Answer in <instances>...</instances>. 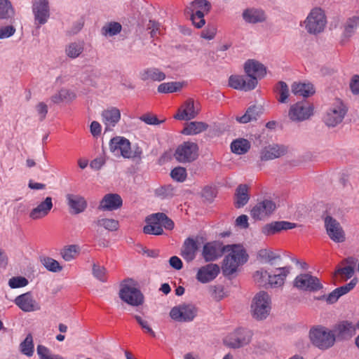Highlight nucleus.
Wrapping results in <instances>:
<instances>
[{"label":"nucleus","mask_w":359,"mask_h":359,"mask_svg":"<svg viewBox=\"0 0 359 359\" xmlns=\"http://www.w3.org/2000/svg\"><path fill=\"white\" fill-rule=\"evenodd\" d=\"M223 252H228L222 266L224 276H229L236 272L239 266L248 262V255L241 245H226L223 246Z\"/></svg>","instance_id":"obj_1"},{"label":"nucleus","mask_w":359,"mask_h":359,"mask_svg":"<svg viewBox=\"0 0 359 359\" xmlns=\"http://www.w3.org/2000/svg\"><path fill=\"white\" fill-rule=\"evenodd\" d=\"M251 314L257 320H264L270 314L271 299L268 292L260 291L253 297L251 303Z\"/></svg>","instance_id":"obj_2"},{"label":"nucleus","mask_w":359,"mask_h":359,"mask_svg":"<svg viewBox=\"0 0 359 359\" xmlns=\"http://www.w3.org/2000/svg\"><path fill=\"white\" fill-rule=\"evenodd\" d=\"M309 338L313 346L320 350H327L335 343L332 330L323 325H316L310 329Z\"/></svg>","instance_id":"obj_3"},{"label":"nucleus","mask_w":359,"mask_h":359,"mask_svg":"<svg viewBox=\"0 0 359 359\" xmlns=\"http://www.w3.org/2000/svg\"><path fill=\"white\" fill-rule=\"evenodd\" d=\"M118 294L122 301L133 306H140L144 302L143 294L135 286L131 279L124 280L121 284Z\"/></svg>","instance_id":"obj_4"},{"label":"nucleus","mask_w":359,"mask_h":359,"mask_svg":"<svg viewBox=\"0 0 359 359\" xmlns=\"http://www.w3.org/2000/svg\"><path fill=\"white\" fill-rule=\"evenodd\" d=\"M322 218L330 238L335 243L344 242L346 238L345 233L340 223L327 210L323 214Z\"/></svg>","instance_id":"obj_5"},{"label":"nucleus","mask_w":359,"mask_h":359,"mask_svg":"<svg viewBox=\"0 0 359 359\" xmlns=\"http://www.w3.org/2000/svg\"><path fill=\"white\" fill-rule=\"evenodd\" d=\"M346 112L347 108L345 104L337 99L326 111L323 121L328 127H335L342 122Z\"/></svg>","instance_id":"obj_6"},{"label":"nucleus","mask_w":359,"mask_h":359,"mask_svg":"<svg viewBox=\"0 0 359 359\" xmlns=\"http://www.w3.org/2000/svg\"><path fill=\"white\" fill-rule=\"evenodd\" d=\"M304 25L309 34H316L323 31L326 25L323 11L320 8L312 9L304 20Z\"/></svg>","instance_id":"obj_7"},{"label":"nucleus","mask_w":359,"mask_h":359,"mask_svg":"<svg viewBox=\"0 0 359 359\" xmlns=\"http://www.w3.org/2000/svg\"><path fill=\"white\" fill-rule=\"evenodd\" d=\"M252 332L250 330L239 327L228 334L224 339L226 346L232 348H239L248 345L252 339Z\"/></svg>","instance_id":"obj_8"},{"label":"nucleus","mask_w":359,"mask_h":359,"mask_svg":"<svg viewBox=\"0 0 359 359\" xmlns=\"http://www.w3.org/2000/svg\"><path fill=\"white\" fill-rule=\"evenodd\" d=\"M198 313V309L191 304H181L171 309L170 317L176 322H191Z\"/></svg>","instance_id":"obj_9"},{"label":"nucleus","mask_w":359,"mask_h":359,"mask_svg":"<svg viewBox=\"0 0 359 359\" xmlns=\"http://www.w3.org/2000/svg\"><path fill=\"white\" fill-rule=\"evenodd\" d=\"M332 331L335 341H344L351 339L356 333V327L353 322L344 320L334 325Z\"/></svg>","instance_id":"obj_10"},{"label":"nucleus","mask_w":359,"mask_h":359,"mask_svg":"<svg viewBox=\"0 0 359 359\" xmlns=\"http://www.w3.org/2000/svg\"><path fill=\"white\" fill-rule=\"evenodd\" d=\"M198 147L197 144L184 142L179 145L175 153V159L180 163H189L198 157Z\"/></svg>","instance_id":"obj_11"},{"label":"nucleus","mask_w":359,"mask_h":359,"mask_svg":"<svg viewBox=\"0 0 359 359\" xmlns=\"http://www.w3.org/2000/svg\"><path fill=\"white\" fill-rule=\"evenodd\" d=\"M313 114V107L304 102H299L290 106L288 116L292 121H304Z\"/></svg>","instance_id":"obj_12"},{"label":"nucleus","mask_w":359,"mask_h":359,"mask_svg":"<svg viewBox=\"0 0 359 359\" xmlns=\"http://www.w3.org/2000/svg\"><path fill=\"white\" fill-rule=\"evenodd\" d=\"M294 285L299 290L309 292L318 291L323 287L317 277L309 273L297 276L294 280Z\"/></svg>","instance_id":"obj_13"},{"label":"nucleus","mask_w":359,"mask_h":359,"mask_svg":"<svg viewBox=\"0 0 359 359\" xmlns=\"http://www.w3.org/2000/svg\"><path fill=\"white\" fill-rule=\"evenodd\" d=\"M32 13L37 28L45 25L50 18L48 0H36L32 4Z\"/></svg>","instance_id":"obj_14"},{"label":"nucleus","mask_w":359,"mask_h":359,"mask_svg":"<svg viewBox=\"0 0 359 359\" xmlns=\"http://www.w3.org/2000/svg\"><path fill=\"white\" fill-rule=\"evenodd\" d=\"M109 149L114 156H122L126 158H130V143L123 137H115L110 140Z\"/></svg>","instance_id":"obj_15"},{"label":"nucleus","mask_w":359,"mask_h":359,"mask_svg":"<svg viewBox=\"0 0 359 359\" xmlns=\"http://www.w3.org/2000/svg\"><path fill=\"white\" fill-rule=\"evenodd\" d=\"M229 85L233 89L250 91L255 89L257 81L255 79H248L246 75H231L229 79Z\"/></svg>","instance_id":"obj_16"},{"label":"nucleus","mask_w":359,"mask_h":359,"mask_svg":"<svg viewBox=\"0 0 359 359\" xmlns=\"http://www.w3.org/2000/svg\"><path fill=\"white\" fill-rule=\"evenodd\" d=\"M244 69L248 79H255L256 81L262 79L266 74V67L260 62L248 60L244 65Z\"/></svg>","instance_id":"obj_17"},{"label":"nucleus","mask_w":359,"mask_h":359,"mask_svg":"<svg viewBox=\"0 0 359 359\" xmlns=\"http://www.w3.org/2000/svg\"><path fill=\"white\" fill-rule=\"evenodd\" d=\"M14 303L24 312L35 311L40 309L30 292L16 297Z\"/></svg>","instance_id":"obj_18"},{"label":"nucleus","mask_w":359,"mask_h":359,"mask_svg":"<svg viewBox=\"0 0 359 359\" xmlns=\"http://www.w3.org/2000/svg\"><path fill=\"white\" fill-rule=\"evenodd\" d=\"M219 272V266L217 264L210 263L198 269L196 278L202 283H207L213 280Z\"/></svg>","instance_id":"obj_19"},{"label":"nucleus","mask_w":359,"mask_h":359,"mask_svg":"<svg viewBox=\"0 0 359 359\" xmlns=\"http://www.w3.org/2000/svg\"><path fill=\"white\" fill-rule=\"evenodd\" d=\"M65 197L72 214H80L87 208L88 203L83 196L79 194H67Z\"/></svg>","instance_id":"obj_20"},{"label":"nucleus","mask_w":359,"mask_h":359,"mask_svg":"<svg viewBox=\"0 0 359 359\" xmlns=\"http://www.w3.org/2000/svg\"><path fill=\"white\" fill-rule=\"evenodd\" d=\"M276 209V204L270 200H264L255 205L250 212L251 217L256 220H261L271 214Z\"/></svg>","instance_id":"obj_21"},{"label":"nucleus","mask_w":359,"mask_h":359,"mask_svg":"<svg viewBox=\"0 0 359 359\" xmlns=\"http://www.w3.org/2000/svg\"><path fill=\"white\" fill-rule=\"evenodd\" d=\"M123 200L117 194H107L101 200L98 209L102 211H112L122 206Z\"/></svg>","instance_id":"obj_22"},{"label":"nucleus","mask_w":359,"mask_h":359,"mask_svg":"<svg viewBox=\"0 0 359 359\" xmlns=\"http://www.w3.org/2000/svg\"><path fill=\"white\" fill-rule=\"evenodd\" d=\"M223 246L217 242L207 243L203 245L202 256L206 262H212L222 256Z\"/></svg>","instance_id":"obj_23"},{"label":"nucleus","mask_w":359,"mask_h":359,"mask_svg":"<svg viewBox=\"0 0 359 359\" xmlns=\"http://www.w3.org/2000/svg\"><path fill=\"white\" fill-rule=\"evenodd\" d=\"M242 17L245 22L250 24L264 22L266 20L265 11L262 8L254 7L245 9Z\"/></svg>","instance_id":"obj_24"},{"label":"nucleus","mask_w":359,"mask_h":359,"mask_svg":"<svg viewBox=\"0 0 359 359\" xmlns=\"http://www.w3.org/2000/svg\"><path fill=\"white\" fill-rule=\"evenodd\" d=\"M296 226L294 223L287 221H276L266 224L262 227V232L265 236H271L282 230L292 229Z\"/></svg>","instance_id":"obj_25"},{"label":"nucleus","mask_w":359,"mask_h":359,"mask_svg":"<svg viewBox=\"0 0 359 359\" xmlns=\"http://www.w3.org/2000/svg\"><path fill=\"white\" fill-rule=\"evenodd\" d=\"M52 208V198L49 196L46 197L43 201L32 210L29 213V217L32 219H41L48 215Z\"/></svg>","instance_id":"obj_26"},{"label":"nucleus","mask_w":359,"mask_h":359,"mask_svg":"<svg viewBox=\"0 0 359 359\" xmlns=\"http://www.w3.org/2000/svg\"><path fill=\"white\" fill-rule=\"evenodd\" d=\"M102 120L106 126V130H110L111 127L115 126V125L119 121L121 118V112L119 109L116 107H111L106 110H104L102 114Z\"/></svg>","instance_id":"obj_27"},{"label":"nucleus","mask_w":359,"mask_h":359,"mask_svg":"<svg viewBox=\"0 0 359 359\" xmlns=\"http://www.w3.org/2000/svg\"><path fill=\"white\" fill-rule=\"evenodd\" d=\"M290 269L288 266L276 269V271H279V273L270 275L268 287L276 288L283 286L286 277L290 273Z\"/></svg>","instance_id":"obj_28"},{"label":"nucleus","mask_w":359,"mask_h":359,"mask_svg":"<svg viewBox=\"0 0 359 359\" xmlns=\"http://www.w3.org/2000/svg\"><path fill=\"white\" fill-rule=\"evenodd\" d=\"M197 250L198 245L196 241L188 238L184 241L181 255L187 262H191L195 259Z\"/></svg>","instance_id":"obj_29"},{"label":"nucleus","mask_w":359,"mask_h":359,"mask_svg":"<svg viewBox=\"0 0 359 359\" xmlns=\"http://www.w3.org/2000/svg\"><path fill=\"white\" fill-rule=\"evenodd\" d=\"M183 109L180 110L175 116V118L179 120H191L194 118L198 114L195 110L194 102L191 99L187 100L182 106Z\"/></svg>","instance_id":"obj_30"},{"label":"nucleus","mask_w":359,"mask_h":359,"mask_svg":"<svg viewBox=\"0 0 359 359\" xmlns=\"http://www.w3.org/2000/svg\"><path fill=\"white\" fill-rule=\"evenodd\" d=\"M142 81H162L165 79V74L156 67H149L143 69L140 74Z\"/></svg>","instance_id":"obj_31"},{"label":"nucleus","mask_w":359,"mask_h":359,"mask_svg":"<svg viewBox=\"0 0 359 359\" xmlns=\"http://www.w3.org/2000/svg\"><path fill=\"white\" fill-rule=\"evenodd\" d=\"M292 93L296 95L308 97L315 93L313 85L311 83H293Z\"/></svg>","instance_id":"obj_32"},{"label":"nucleus","mask_w":359,"mask_h":359,"mask_svg":"<svg viewBox=\"0 0 359 359\" xmlns=\"http://www.w3.org/2000/svg\"><path fill=\"white\" fill-rule=\"evenodd\" d=\"M210 8L211 4L207 0H194L187 6L184 13H195L196 11H199L204 14L208 13Z\"/></svg>","instance_id":"obj_33"},{"label":"nucleus","mask_w":359,"mask_h":359,"mask_svg":"<svg viewBox=\"0 0 359 359\" xmlns=\"http://www.w3.org/2000/svg\"><path fill=\"white\" fill-rule=\"evenodd\" d=\"M285 149L279 145H273L265 147L261 153L262 161L273 160L284 154Z\"/></svg>","instance_id":"obj_34"},{"label":"nucleus","mask_w":359,"mask_h":359,"mask_svg":"<svg viewBox=\"0 0 359 359\" xmlns=\"http://www.w3.org/2000/svg\"><path fill=\"white\" fill-rule=\"evenodd\" d=\"M250 199L248 187L246 184H240L236 189L235 205L236 208H241L245 205Z\"/></svg>","instance_id":"obj_35"},{"label":"nucleus","mask_w":359,"mask_h":359,"mask_svg":"<svg viewBox=\"0 0 359 359\" xmlns=\"http://www.w3.org/2000/svg\"><path fill=\"white\" fill-rule=\"evenodd\" d=\"M208 125L201 121H191L187 123L182 131L185 135H194L205 131Z\"/></svg>","instance_id":"obj_36"},{"label":"nucleus","mask_w":359,"mask_h":359,"mask_svg":"<svg viewBox=\"0 0 359 359\" xmlns=\"http://www.w3.org/2000/svg\"><path fill=\"white\" fill-rule=\"evenodd\" d=\"M358 27L359 16L354 15L348 18L344 24L343 38L349 39L351 37Z\"/></svg>","instance_id":"obj_37"},{"label":"nucleus","mask_w":359,"mask_h":359,"mask_svg":"<svg viewBox=\"0 0 359 359\" xmlns=\"http://www.w3.org/2000/svg\"><path fill=\"white\" fill-rule=\"evenodd\" d=\"M261 109L257 106H250L245 113L241 116H237L236 121L241 123H247L250 121H256L260 116Z\"/></svg>","instance_id":"obj_38"},{"label":"nucleus","mask_w":359,"mask_h":359,"mask_svg":"<svg viewBox=\"0 0 359 359\" xmlns=\"http://www.w3.org/2000/svg\"><path fill=\"white\" fill-rule=\"evenodd\" d=\"M250 148V142L243 138H239L233 140L231 144V151L236 154H244L248 151Z\"/></svg>","instance_id":"obj_39"},{"label":"nucleus","mask_w":359,"mask_h":359,"mask_svg":"<svg viewBox=\"0 0 359 359\" xmlns=\"http://www.w3.org/2000/svg\"><path fill=\"white\" fill-rule=\"evenodd\" d=\"M76 97V95L73 91L68 89L62 88L57 93L53 95L50 100L54 104H59L62 102H69Z\"/></svg>","instance_id":"obj_40"},{"label":"nucleus","mask_w":359,"mask_h":359,"mask_svg":"<svg viewBox=\"0 0 359 359\" xmlns=\"http://www.w3.org/2000/svg\"><path fill=\"white\" fill-rule=\"evenodd\" d=\"M15 10L9 0H0V19L8 20L13 18Z\"/></svg>","instance_id":"obj_41"},{"label":"nucleus","mask_w":359,"mask_h":359,"mask_svg":"<svg viewBox=\"0 0 359 359\" xmlns=\"http://www.w3.org/2000/svg\"><path fill=\"white\" fill-rule=\"evenodd\" d=\"M34 342L32 334H28L23 341L20 344V352L27 357H31L34 354Z\"/></svg>","instance_id":"obj_42"},{"label":"nucleus","mask_w":359,"mask_h":359,"mask_svg":"<svg viewBox=\"0 0 359 359\" xmlns=\"http://www.w3.org/2000/svg\"><path fill=\"white\" fill-rule=\"evenodd\" d=\"M40 262L50 272L57 273L62 270V266H60V263L50 257H41Z\"/></svg>","instance_id":"obj_43"},{"label":"nucleus","mask_w":359,"mask_h":359,"mask_svg":"<svg viewBox=\"0 0 359 359\" xmlns=\"http://www.w3.org/2000/svg\"><path fill=\"white\" fill-rule=\"evenodd\" d=\"M183 86L182 83L172 81L163 83L158 86V92L160 93H170L180 91Z\"/></svg>","instance_id":"obj_44"},{"label":"nucleus","mask_w":359,"mask_h":359,"mask_svg":"<svg viewBox=\"0 0 359 359\" xmlns=\"http://www.w3.org/2000/svg\"><path fill=\"white\" fill-rule=\"evenodd\" d=\"M122 26L119 22H111L102 27V34L105 36H114L121 32Z\"/></svg>","instance_id":"obj_45"},{"label":"nucleus","mask_w":359,"mask_h":359,"mask_svg":"<svg viewBox=\"0 0 359 359\" xmlns=\"http://www.w3.org/2000/svg\"><path fill=\"white\" fill-rule=\"evenodd\" d=\"M270 274L266 270L261 269L256 271L253 274L254 281L260 287L268 288Z\"/></svg>","instance_id":"obj_46"},{"label":"nucleus","mask_w":359,"mask_h":359,"mask_svg":"<svg viewBox=\"0 0 359 359\" xmlns=\"http://www.w3.org/2000/svg\"><path fill=\"white\" fill-rule=\"evenodd\" d=\"M154 194L161 199L170 198L175 195V189L171 184H165L156 189Z\"/></svg>","instance_id":"obj_47"},{"label":"nucleus","mask_w":359,"mask_h":359,"mask_svg":"<svg viewBox=\"0 0 359 359\" xmlns=\"http://www.w3.org/2000/svg\"><path fill=\"white\" fill-rule=\"evenodd\" d=\"M83 50V46L81 43L73 42L67 46L65 52L67 55L72 59L78 57Z\"/></svg>","instance_id":"obj_48"},{"label":"nucleus","mask_w":359,"mask_h":359,"mask_svg":"<svg viewBox=\"0 0 359 359\" xmlns=\"http://www.w3.org/2000/svg\"><path fill=\"white\" fill-rule=\"evenodd\" d=\"M36 352L40 359H64L58 354H51L50 350L41 344L37 346Z\"/></svg>","instance_id":"obj_49"},{"label":"nucleus","mask_w":359,"mask_h":359,"mask_svg":"<svg viewBox=\"0 0 359 359\" xmlns=\"http://www.w3.org/2000/svg\"><path fill=\"white\" fill-rule=\"evenodd\" d=\"M95 222L97 226H102L110 231H116L119 227L118 222L114 219L102 218L97 219Z\"/></svg>","instance_id":"obj_50"},{"label":"nucleus","mask_w":359,"mask_h":359,"mask_svg":"<svg viewBox=\"0 0 359 359\" xmlns=\"http://www.w3.org/2000/svg\"><path fill=\"white\" fill-rule=\"evenodd\" d=\"M276 91L280 95L278 100L280 103L287 102L289 96V88L287 83L284 81H279L276 86Z\"/></svg>","instance_id":"obj_51"},{"label":"nucleus","mask_w":359,"mask_h":359,"mask_svg":"<svg viewBox=\"0 0 359 359\" xmlns=\"http://www.w3.org/2000/svg\"><path fill=\"white\" fill-rule=\"evenodd\" d=\"M78 251L79 247L77 245H71L64 248L61 250L60 255L66 262H69L75 258V255Z\"/></svg>","instance_id":"obj_52"},{"label":"nucleus","mask_w":359,"mask_h":359,"mask_svg":"<svg viewBox=\"0 0 359 359\" xmlns=\"http://www.w3.org/2000/svg\"><path fill=\"white\" fill-rule=\"evenodd\" d=\"M258 257L260 259L264 260L265 262L270 263L271 265L273 264V262L274 260L280 258V255H276V254L273 253V252L269 251L266 249L260 250L258 252Z\"/></svg>","instance_id":"obj_53"},{"label":"nucleus","mask_w":359,"mask_h":359,"mask_svg":"<svg viewBox=\"0 0 359 359\" xmlns=\"http://www.w3.org/2000/svg\"><path fill=\"white\" fill-rule=\"evenodd\" d=\"M92 273L93 276L101 282H107V269L99 264H93L92 268Z\"/></svg>","instance_id":"obj_54"},{"label":"nucleus","mask_w":359,"mask_h":359,"mask_svg":"<svg viewBox=\"0 0 359 359\" xmlns=\"http://www.w3.org/2000/svg\"><path fill=\"white\" fill-rule=\"evenodd\" d=\"M186 15L190 16V20L196 28H201L205 23L204 14L199 11H196L195 13H189Z\"/></svg>","instance_id":"obj_55"},{"label":"nucleus","mask_w":359,"mask_h":359,"mask_svg":"<svg viewBox=\"0 0 359 359\" xmlns=\"http://www.w3.org/2000/svg\"><path fill=\"white\" fill-rule=\"evenodd\" d=\"M187 170L184 168L177 167L172 169L170 172L171 177L177 182H182L185 181L187 178Z\"/></svg>","instance_id":"obj_56"},{"label":"nucleus","mask_w":359,"mask_h":359,"mask_svg":"<svg viewBox=\"0 0 359 359\" xmlns=\"http://www.w3.org/2000/svg\"><path fill=\"white\" fill-rule=\"evenodd\" d=\"M28 283V280L22 276L13 277L8 280V285L13 289L25 287Z\"/></svg>","instance_id":"obj_57"},{"label":"nucleus","mask_w":359,"mask_h":359,"mask_svg":"<svg viewBox=\"0 0 359 359\" xmlns=\"http://www.w3.org/2000/svg\"><path fill=\"white\" fill-rule=\"evenodd\" d=\"M358 283L357 278H353L348 283L341 286L339 287L336 288L337 290V292L339 294L340 297L347 294L351 290H353L356 284Z\"/></svg>","instance_id":"obj_58"},{"label":"nucleus","mask_w":359,"mask_h":359,"mask_svg":"<svg viewBox=\"0 0 359 359\" xmlns=\"http://www.w3.org/2000/svg\"><path fill=\"white\" fill-rule=\"evenodd\" d=\"M158 217L160 218V222L162 228L164 227L165 229L172 230L173 229L175 224L173 221L170 219L165 213L158 212Z\"/></svg>","instance_id":"obj_59"},{"label":"nucleus","mask_w":359,"mask_h":359,"mask_svg":"<svg viewBox=\"0 0 359 359\" xmlns=\"http://www.w3.org/2000/svg\"><path fill=\"white\" fill-rule=\"evenodd\" d=\"M217 33V28L215 25H208L206 28L202 31L201 37L208 40L214 39Z\"/></svg>","instance_id":"obj_60"},{"label":"nucleus","mask_w":359,"mask_h":359,"mask_svg":"<svg viewBox=\"0 0 359 359\" xmlns=\"http://www.w3.org/2000/svg\"><path fill=\"white\" fill-rule=\"evenodd\" d=\"M211 296L217 299L220 300L224 297V290L221 285H211L209 287Z\"/></svg>","instance_id":"obj_61"},{"label":"nucleus","mask_w":359,"mask_h":359,"mask_svg":"<svg viewBox=\"0 0 359 359\" xmlns=\"http://www.w3.org/2000/svg\"><path fill=\"white\" fill-rule=\"evenodd\" d=\"M140 119L148 125H158L164 122V120L159 121L156 116L149 114L142 115Z\"/></svg>","instance_id":"obj_62"},{"label":"nucleus","mask_w":359,"mask_h":359,"mask_svg":"<svg viewBox=\"0 0 359 359\" xmlns=\"http://www.w3.org/2000/svg\"><path fill=\"white\" fill-rule=\"evenodd\" d=\"M15 32V28L13 25H7L0 27V39L12 36Z\"/></svg>","instance_id":"obj_63"},{"label":"nucleus","mask_w":359,"mask_h":359,"mask_svg":"<svg viewBox=\"0 0 359 359\" xmlns=\"http://www.w3.org/2000/svg\"><path fill=\"white\" fill-rule=\"evenodd\" d=\"M217 195L215 188L212 187H205L202 191V196L208 201H212Z\"/></svg>","instance_id":"obj_64"}]
</instances>
